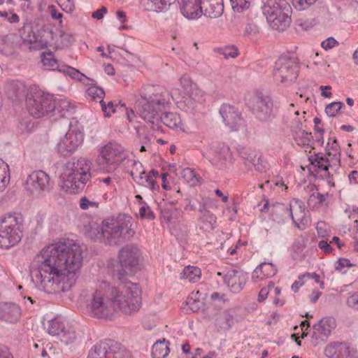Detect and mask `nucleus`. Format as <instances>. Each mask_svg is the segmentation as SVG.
<instances>
[{"mask_svg": "<svg viewBox=\"0 0 358 358\" xmlns=\"http://www.w3.org/2000/svg\"><path fill=\"white\" fill-rule=\"evenodd\" d=\"M294 139L299 145L310 148L313 141L312 134L303 129L294 130Z\"/></svg>", "mask_w": 358, "mask_h": 358, "instance_id": "obj_34", "label": "nucleus"}, {"mask_svg": "<svg viewBox=\"0 0 358 358\" xmlns=\"http://www.w3.org/2000/svg\"><path fill=\"white\" fill-rule=\"evenodd\" d=\"M65 327L64 322L60 317H55L48 322L47 329L49 334L59 336Z\"/></svg>", "mask_w": 358, "mask_h": 358, "instance_id": "obj_38", "label": "nucleus"}, {"mask_svg": "<svg viewBox=\"0 0 358 358\" xmlns=\"http://www.w3.org/2000/svg\"><path fill=\"white\" fill-rule=\"evenodd\" d=\"M203 14L210 18H217L223 13V0H204L202 2Z\"/></svg>", "mask_w": 358, "mask_h": 358, "instance_id": "obj_25", "label": "nucleus"}, {"mask_svg": "<svg viewBox=\"0 0 358 358\" xmlns=\"http://www.w3.org/2000/svg\"><path fill=\"white\" fill-rule=\"evenodd\" d=\"M40 289L48 294L71 290L83 264V249L73 244L57 243L44 248L36 257Z\"/></svg>", "mask_w": 358, "mask_h": 358, "instance_id": "obj_1", "label": "nucleus"}, {"mask_svg": "<svg viewBox=\"0 0 358 358\" xmlns=\"http://www.w3.org/2000/svg\"><path fill=\"white\" fill-rule=\"evenodd\" d=\"M169 92L159 85H147L140 92V98L135 103L136 113L154 129H159V113L168 103Z\"/></svg>", "mask_w": 358, "mask_h": 358, "instance_id": "obj_2", "label": "nucleus"}, {"mask_svg": "<svg viewBox=\"0 0 358 358\" xmlns=\"http://www.w3.org/2000/svg\"><path fill=\"white\" fill-rule=\"evenodd\" d=\"M84 134L76 124H69V129L65 136L57 144L58 152L63 156H69L73 153L83 142Z\"/></svg>", "mask_w": 358, "mask_h": 358, "instance_id": "obj_14", "label": "nucleus"}, {"mask_svg": "<svg viewBox=\"0 0 358 358\" xmlns=\"http://www.w3.org/2000/svg\"><path fill=\"white\" fill-rule=\"evenodd\" d=\"M50 177L43 171L30 173L25 181L24 187L31 195L39 196L49 190Z\"/></svg>", "mask_w": 358, "mask_h": 358, "instance_id": "obj_15", "label": "nucleus"}, {"mask_svg": "<svg viewBox=\"0 0 358 358\" xmlns=\"http://www.w3.org/2000/svg\"><path fill=\"white\" fill-rule=\"evenodd\" d=\"M199 220L203 222L208 229H213L216 223V216L208 209L200 214Z\"/></svg>", "mask_w": 358, "mask_h": 358, "instance_id": "obj_44", "label": "nucleus"}, {"mask_svg": "<svg viewBox=\"0 0 358 358\" xmlns=\"http://www.w3.org/2000/svg\"><path fill=\"white\" fill-rule=\"evenodd\" d=\"M143 184L141 185H144L150 189L155 190L159 187L157 185L156 181L154 178H152V176L145 174L143 175V180L141 181Z\"/></svg>", "mask_w": 358, "mask_h": 358, "instance_id": "obj_56", "label": "nucleus"}, {"mask_svg": "<svg viewBox=\"0 0 358 358\" xmlns=\"http://www.w3.org/2000/svg\"><path fill=\"white\" fill-rule=\"evenodd\" d=\"M59 3L63 10L70 13L74 8V1L73 0H59Z\"/></svg>", "mask_w": 358, "mask_h": 358, "instance_id": "obj_63", "label": "nucleus"}, {"mask_svg": "<svg viewBox=\"0 0 358 358\" xmlns=\"http://www.w3.org/2000/svg\"><path fill=\"white\" fill-rule=\"evenodd\" d=\"M273 209L285 211L292 220L294 225L300 230H304L310 224V220L307 215L308 212L306 210L305 204L298 199H292L289 207L283 204H278L273 206Z\"/></svg>", "mask_w": 358, "mask_h": 358, "instance_id": "obj_13", "label": "nucleus"}, {"mask_svg": "<svg viewBox=\"0 0 358 358\" xmlns=\"http://www.w3.org/2000/svg\"><path fill=\"white\" fill-rule=\"evenodd\" d=\"M57 70L58 71L69 76L71 78L78 80L80 82H83L85 84H89V83L87 81L91 80L90 78H89L85 75L80 72L78 69L73 68L70 66L64 64L58 65Z\"/></svg>", "mask_w": 358, "mask_h": 358, "instance_id": "obj_29", "label": "nucleus"}, {"mask_svg": "<svg viewBox=\"0 0 358 358\" xmlns=\"http://www.w3.org/2000/svg\"><path fill=\"white\" fill-rule=\"evenodd\" d=\"M24 219L20 213H8L0 222V248L16 245L23 236Z\"/></svg>", "mask_w": 358, "mask_h": 358, "instance_id": "obj_7", "label": "nucleus"}, {"mask_svg": "<svg viewBox=\"0 0 358 358\" xmlns=\"http://www.w3.org/2000/svg\"><path fill=\"white\" fill-rule=\"evenodd\" d=\"M109 286L101 282L92 293L87 305L90 313L98 318H110L114 312L112 300L110 299Z\"/></svg>", "mask_w": 358, "mask_h": 358, "instance_id": "obj_9", "label": "nucleus"}, {"mask_svg": "<svg viewBox=\"0 0 358 358\" xmlns=\"http://www.w3.org/2000/svg\"><path fill=\"white\" fill-rule=\"evenodd\" d=\"M309 276V272H306L302 275H299L298 280H296L292 285V289L294 292H296L304 284V280L307 279Z\"/></svg>", "mask_w": 358, "mask_h": 358, "instance_id": "obj_61", "label": "nucleus"}, {"mask_svg": "<svg viewBox=\"0 0 358 358\" xmlns=\"http://www.w3.org/2000/svg\"><path fill=\"white\" fill-rule=\"evenodd\" d=\"M91 178L90 162L84 158L73 157L64 166L59 187L68 194H78Z\"/></svg>", "mask_w": 358, "mask_h": 358, "instance_id": "obj_3", "label": "nucleus"}, {"mask_svg": "<svg viewBox=\"0 0 358 358\" xmlns=\"http://www.w3.org/2000/svg\"><path fill=\"white\" fill-rule=\"evenodd\" d=\"M139 256V249L135 245H127L120 250L118 258L123 274L130 275L134 272L138 266Z\"/></svg>", "mask_w": 358, "mask_h": 358, "instance_id": "obj_16", "label": "nucleus"}, {"mask_svg": "<svg viewBox=\"0 0 358 358\" xmlns=\"http://www.w3.org/2000/svg\"><path fill=\"white\" fill-rule=\"evenodd\" d=\"M114 312L131 315L137 312L141 305V290L136 283L127 282L109 288Z\"/></svg>", "mask_w": 358, "mask_h": 358, "instance_id": "obj_5", "label": "nucleus"}, {"mask_svg": "<svg viewBox=\"0 0 358 358\" xmlns=\"http://www.w3.org/2000/svg\"><path fill=\"white\" fill-rule=\"evenodd\" d=\"M145 172L143 170V164L138 161H134L132 170L130 171V175L133 180L138 184H143V175Z\"/></svg>", "mask_w": 358, "mask_h": 358, "instance_id": "obj_42", "label": "nucleus"}, {"mask_svg": "<svg viewBox=\"0 0 358 358\" xmlns=\"http://www.w3.org/2000/svg\"><path fill=\"white\" fill-rule=\"evenodd\" d=\"M324 352L330 358H348L350 355L349 347L343 343H335L328 345Z\"/></svg>", "mask_w": 358, "mask_h": 358, "instance_id": "obj_26", "label": "nucleus"}, {"mask_svg": "<svg viewBox=\"0 0 358 358\" xmlns=\"http://www.w3.org/2000/svg\"><path fill=\"white\" fill-rule=\"evenodd\" d=\"M59 338L61 342L66 345H69L76 341L78 339V334L71 326H67L65 327L61 332V335Z\"/></svg>", "mask_w": 358, "mask_h": 358, "instance_id": "obj_40", "label": "nucleus"}, {"mask_svg": "<svg viewBox=\"0 0 358 358\" xmlns=\"http://www.w3.org/2000/svg\"><path fill=\"white\" fill-rule=\"evenodd\" d=\"M355 264L350 263V259L346 258H340L335 264V269L338 271L345 273V268L355 266Z\"/></svg>", "mask_w": 358, "mask_h": 358, "instance_id": "obj_53", "label": "nucleus"}, {"mask_svg": "<svg viewBox=\"0 0 358 358\" xmlns=\"http://www.w3.org/2000/svg\"><path fill=\"white\" fill-rule=\"evenodd\" d=\"M105 93L102 88L97 86H91L86 91V96L94 101L103 102Z\"/></svg>", "mask_w": 358, "mask_h": 358, "instance_id": "obj_41", "label": "nucleus"}, {"mask_svg": "<svg viewBox=\"0 0 358 358\" xmlns=\"http://www.w3.org/2000/svg\"><path fill=\"white\" fill-rule=\"evenodd\" d=\"M21 314L20 308L13 303H0V320L9 323L17 322Z\"/></svg>", "mask_w": 358, "mask_h": 358, "instance_id": "obj_23", "label": "nucleus"}, {"mask_svg": "<svg viewBox=\"0 0 358 358\" xmlns=\"http://www.w3.org/2000/svg\"><path fill=\"white\" fill-rule=\"evenodd\" d=\"M21 38L23 42L29 45H32L34 49H43L48 46V41L38 38L34 32L32 27L29 23H24L23 27L19 31Z\"/></svg>", "mask_w": 358, "mask_h": 358, "instance_id": "obj_20", "label": "nucleus"}, {"mask_svg": "<svg viewBox=\"0 0 358 358\" xmlns=\"http://www.w3.org/2000/svg\"><path fill=\"white\" fill-rule=\"evenodd\" d=\"M127 157L128 153L121 145L110 143L101 148L96 163L99 170L113 172Z\"/></svg>", "mask_w": 358, "mask_h": 358, "instance_id": "obj_10", "label": "nucleus"}, {"mask_svg": "<svg viewBox=\"0 0 358 358\" xmlns=\"http://www.w3.org/2000/svg\"><path fill=\"white\" fill-rule=\"evenodd\" d=\"M343 106L341 101L332 102L326 106L325 113L329 117H335Z\"/></svg>", "mask_w": 358, "mask_h": 358, "instance_id": "obj_49", "label": "nucleus"}, {"mask_svg": "<svg viewBox=\"0 0 358 358\" xmlns=\"http://www.w3.org/2000/svg\"><path fill=\"white\" fill-rule=\"evenodd\" d=\"M184 177L192 185H195L198 182L195 172L191 169H186L184 170Z\"/></svg>", "mask_w": 358, "mask_h": 358, "instance_id": "obj_62", "label": "nucleus"}, {"mask_svg": "<svg viewBox=\"0 0 358 358\" xmlns=\"http://www.w3.org/2000/svg\"><path fill=\"white\" fill-rule=\"evenodd\" d=\"M6 92L12 100H18L23 98L27 92L26 87L22 83L10 82L6 86Z\"/></svg>", "mask_w": 358, "mask_h": 358, "instance_id": "obj_28", "label": "nucleus"}, {"mask_svg": "<svg viewBox=\"0 0 358 358\" xmlns=\"http://www.w3.org/2000/svg\"><path fill=\"white\" fill-rule=\"evenodd\" d=\"M163 122L166 127L171 129H176L185 131L184 126L182 123L180 117L175 113H166L160 116V122Z\"/></svg>", "mask_w": 358, "mask_h": 358, "instance_id": "obj_27", "label": "nucleus"}, {"mask_svg": "<svg viewBox=\"0 0 358 358\" xmlns=\"http://www.w3.org/2000/svg\"><path fill=\"white\" fill-rule=\"evenodd\" d=\"M187 304L193 312H196L200 308L201 302L200 299L194 298V294H191L187 298Z\"/></svg>", "mask_w": 358, "mask_h": 358, "instance_id": "obj_57", "label": "nucleus"}, {"mask_svg": "<svg viewBox=\"0 0 358 358\" xmlns=\"http://www.w3.org/2000/svg\"><path fill=\"white\" fill-rule=\"evenodd\" d=\"M201 0H178L182 15L188 20H196L203 14Z\"/></svg>", "mask_w": 358, "mask_h": 358, "instance_id": "obj_21", "label": "nucleus"}, {"mask_svg": "<svg viewBox=\"0 0 358 358\" xmlns=\"http://www.w3.org/2000/svg\"><path fill=\"white\" fill-rule=\"evenodd\" d=\"M176 0H147V8L156 13H164Z\"/></svg>", "mask_w": 358, "mask_h": 358, "instance_id": "obj_30", "label": "nucleus"}, {"mask_svg": "<svg viewBox=\"0 0 358 358\" xmlns=\"http://www.w3.org/2000/svg\"><path fill=\"white\" fill-rule=\"evenodd\" d=\"M241 157L244 160L245 164L248 166L255 164L257 159L259 158L257 157L255 152L252 150H246L242 152Z\"/></svg>", "mask_w": 358, "mask_h": 358, "instance_id": "obj_51", "label": "nucleus"}, {"mask_svg": "<svg viewBox=\"0 0 358 358\" xmlns=\"http://www.w3.org/2000/svg\"><path fill=\"white\" fill-rule=\"evenodd\" d=\"M326 153L327 156L331 157L330 159L332 162L340 164L341 151L338 143L336 139L333 140L331 143L328 142Z\"/></svg>", "mask_w": 358, "mask_h": 358, "instance_id": "obj_39", "label": "nucleus"}, {"mask_svg": "<svg viewBox=\"0 0 358 358\" xmlns=\"http://www.w3.org/2000/svg\"><path fill=\"white\" fill-rule=\"evenodd\" d=\"M327 197L328 194L313 193L308 199V204L310 208H318L319 206L326 205L325 201Z\"/></svg>", "mask_w": 358, "mask_h": 358, "instance_id": "obj_43", "label": "nucleus"}, {"mask_svg": "<svg viewBox=\"0 0 358 358\" xmlns=\"http://www.w3.org/2000/svg\"><path fill=\"white\" fill-rule=\"evenodd\" d=\"M201 275V271L199 267L187 266L184 268L182 272L180 273V278L194 283L200 280Z\"/></svg>", "mask_w": 358, "mask_h": 358, "instance_id": "obj_32", "label": "nucleus"}, {"mask_svg": "<svg viewBox=\"0 0 358 358\" xmlns=\"http://www.w3.org/2000/svg\"><path fill=\"white\" fill-rule=\"evenodd\" d=\"M347 303L349 306L358 309V291L348 298Z\"/></svg>", "mask_w": 358, "mask_h": 358, "instance_id": "obj_64", "label": "nucleus"}, {"mask_svg": "<svg viewBox=\"0 0 358 358\" xmlns=\"http://www.w3.org/2000/svg\"><path fill=\"white\" fill-rule=\"evenodd\" d=\"M218 51L226 59L229 57L235 58L238 55V50L234 46H227L224 48H220Z\"/></svg>", "mask_w": 358, "mask_h": 358, "instance_id": "obj_54", "label": "nucleus"}, {"mask_svg": "<svg viewBox=\"0 0 358 358\" xmlns=\"http://www.w3.org/2000/svg\"><path fill=\"white\" fill-rule=\"evenodd\" d=\"M80 207L83 210H87L90 208H97L99 203L96 201H90L86 196H84L80 200Z\"/></svg>", "mask_w": 358, "mask_h": 358, "instance_id": "obj_60", "label": "nucleus"}, {"mask_svg": "<svg viewBox=\"0 0 358 358\" xmlns=\"http://www.w3.org/2000/svg\"><path fill=\"white\" fill-rule=\"evenodd\" d=\"M247 279V273L238 269L229 270L224 276V282L234 293L239 292L243 288Z\"/></svg>", "mask_w": 358, "mask_h": 358, "instance_id": "obj_19", "label": "nucleus"}, {"mask_svg": "<svg viewBox=\"0 0 358 358\" xmlns=\"http://www.w3.org/2000/svg\"><path fill=\"white\" fill-rule=\"evenodd\" d=\"M131 217L122 214L116 218L105 220L101 226L91 231L97 239H103L109 245H116L132 237L135 231L131 228Z\"/></svg>", "mask_w": 358, "mask_h": 358, "instance_id": "obj_4", "label": "nucleus"}, {"mask_svg": "<svg viewBox=\"0 0 358 358\" xmlns=\"http://www.w3.org/2000/svg\"><path fill=\"white\" fill-rule=\"evenodd\" d=\"M55 103V109L62 116L66 115H73L75 112L76 106L66 99H54Z\"/></svg>", "mask_w": 358, "mask_h": 358, "instance_id": "obj_33", "label": "nucleus"}, {"mask_svg": "<svg viewBox=\"0 0 358 358\" xmlns=\"http://www.w3.org/2000/svg\"><path fill=\"white\" fill-rule=\"evenodd\" d=\"M8 165L0 159V189L5 187L9 180Z\"/></svg>", "mask_w": 358, "mask_h": 358, "instance_id": "obj_45", "label": "nucleus"}, {"mask_svg": "<svg viewBox=\"0 0 358 358\" xmlns=\"http://www.w3.org/2000/svg\"><path fill=\"white\" fill-rule=\"evenodd\" d=\"M203 94L201 90L194 88L192 90V92L183 94L180 103L185 110L192 112L202 103L203 101Z\"/></svg>", "mask_w": 358, "mask_h": 358, "instance_id": "obj_22", "label": "nucleus"}, {"mask_svg": "<svg viewBox=\"0 0 358 358\" xmlns=\"http://www.w3.org/2000/svg\"><path fill=\"white\" fill-rule=\"evenodd\" d=\"M75 39L73 34L70 32L59 31V36L55 42V48L62 49L68 48L73 44Z\"/></svg>", "mask_w": 358, "mask_h": 358, "instance_id": "obj_37", "label": "nucleus"}, {"mask_svg": "<svg viewBox=\"0 0 358 358\" xmlns=\"http://www.w3.org/2000/svg\"><path fill=\"white\" fill-rule=\"evenodd\" d=\"M26 106L31 115L36 118L42 117L55 111L54 97L36 87L31 88L27 94Z\"/></svg>", "mask_w": 358, "mask_h": 358, "instance_id": "obj_8", "label": "nucleus"}, {"mask_svg": "<svg viewBox=\"0 0 358 358\" xmlns=\"http://www.w3.org/2000/svg\"><path fill=\"white\" fill-rule=\"evenodd\" d=\"M169 343L165 339L155 342L152 348L153 358H165L170 351Z\"/></svg>", "mask_w": 358, "mask_h": 358, "instance_id": "obj_35", "label": "nucleus"}, {"mask_svg": "<svg viewBox=\"0 0 358 358\" xmlns=\"http://www.w3.org/2000/svg\"><path fill=\"white\" fill-rule=\"evenodd\" d=\"M336 327V320L331 317H326L313 325L311 334L313 342L319 345L325 342L331 331Z\"/></svg>", "mask_w": 358, "mask_h": 358, "instance_id": "obj_17", "label": "nucleus"}, {"mask_svg": "<svg viewBox=\"0 0 358 358\" xmlns=\"http://www.w3.org/2000/svg\"><path fill=\"white\" fill-rule=\"evenodd\" d=\"M248 106L252 114L260 122H268L275 117L273 102L268 95L256 94L250 99Z\"/></svg>", "mask_w": 358, "mask_h": 358, "instance_id": "obj_12", "label": "nucleus"}, {"mask_svg": "<svg viewBox=\"0 0 358 358\" xmlns=\"http://www.w3.org/2000/svg\"><path fill=\"white\" fill-rule=\"evenodd\" d=\"M259 265L262 271L264 279L271 278L277 273V268L272 263L263 262Z\"/></svg>", "mask_w": 358, "mask_h": 358, "instance_id": "obj_47", "label": "nucleus"}, {"mask_svg": "<svg viewBox=\"0 0 358 358\" xmlns=\"http://www.w3.org/2000/svg\"><path fill=\"white\" fill-rule=\"evenodd\" d=\"M298 72L299 66L295 59L282 55L275 63L273 77L277 83L287 86L296 80Z\"/></svg>", "mask_w": 358, "mask_h": 358, "instance_id": "obj_11", "label": "nucleus"}, {"mask_svg": "<svg viewBox=\"0 0 358 358\" xmlns=\"http://www.w3.org/2000/svg\"><path fill=\"white\" fill-rule=\"evenodd\" d=\"M0 17L6 19L10 24H16L20 21V17L12 12L0 11Z\"/></svg>", "mask_w": 358, "mask_h": 358, "instance_id": "obj_58", "label": "nucleus"}, {"mask_svg": "<svg viewBox=\"0 0 358 358\" xmlns=\"http://www.w3.org/2000/svg\"><path fill=\"white\" fill-rule=\"evenodd\" d=\"M234 322L235 319L233 311L231 310L223 312L216 320L217 325L223 329H229L234 324Z\"/></svg>", "mask_w": 358, "mask_h": 358, "instance_id": "obj_36", "label": "nucleus"}, {"mask_svg": "<svg viewBox=\"0 0 358 358\" xmlns=\"http://www.w3.org/2000/svg\"><path fill=\"white\" fill-rule=\"evenodd\" d=\"M317 0H293V5L296 8L303 10L314 4Z\"/></svg>", "mask_w": 358, "mask_h": 358, "instance_id": "obj_59", "label": "nucleus"}, {"mask_svg": "<svg viewBox=\"0 0 358 358\" xmlns=\"http://www.w3.org/2000/svg\"><path fill=\"white\" fill-rule=\"evenodd\" d=\"M262 10L273 29L282 31L289 26L292 7L286 0H266Z\"/></svg>", "mask_w": 358, "mask_h": 358, "instance_id": "obj_6", "label": "nucleus"}, {"mask_svg": "<svg viewBox=\"0 0 358 358\" xmlns=\"http://www.w3.org/2000/svg\"><path fill=\"white\" fill-rule=\"evenodd\" d=\"M139 215L142 219L146 218L148 220H153L155 218V215L152 210L146 203H143V205L140 208Z\"/></svg>", "mask_w": 358, "mask_h": 358, "instance_id": "obj_55", "label": "nucleus"}, {"mask_svg": "<svg viewBox=\"0 0 358 358\" xmlns=\"http://www.w3.org/2000/svg\"><path fill=\"white\" fill-rule=\"evenodd\" d=\"M220 113L225 125L232 131L237 130L243 125V119L236 108L229 104H222L220 109Z\"/></svg>", "mask_w": 358, "mask_h": 358, "instance_id": "obj_18", "label": "nucleus"}, {"mask_svg": "<svg viewBox=\"0 0 358 358\" xmlns=\"http://www.w3.org/2000/svg\"><path fill=\"white\" fill-rule=\"evenodd\" d=\"M232 9L235 12L241 13L250 8L252 0H229Z\"/></svg>", "mask_w": 358, "mask_h": 358, "instance_id": "obj_46", "label": "nucleus"}, {"mask_svg": "<svg viewBox=\"0 0 358 358\" xmlns=\"http://www.w3.org/2000/svg\"><path fill=\"white\" fill-rule=\"evenodd\" d=\"M180 85L183 90V94L192 92L194 88H198L196 84L192 83L189 76H182L180 79Z\"/></svg>", "mask_w": 358, "mask_h": 358, "instance_id": "obj_48", "label": "nucleus"}, {"mask_svg": "<svg viewBox=\"0 0 358 358\" xmlns=\"http://www.w3.org/2000/svg\"><path fill=\"white\" fill-rule=\"evenodd\" d=\"M117 348L113 341H101L90 350L87 358H108L109 352L116 350Z\"/></svg>", "mask_w": 358, "mask_h": 358, "instance_id": "obj_24", "label": "nucleus"}, {"mask_svg": "<svg viewBox=\"0 0 358 358\" xmlns=\"http://www.w3.org/2000/svg\"><path fill=\"white\" fill-rule=\"evenodd\" d=\"M331 163H333L331 159H328L323 156H321L318 161L314 160L312 162L313 165L317 167L319 171H327L329 167L331 166Z\"/></svg>", "mask_w": 358, "mask_h": 358, "instance_id": "obj_52", "label": "nucleus"}, {"mask_svg": "<svg viewBox=\"0 0 358 358\" xmlns=\"http://www.w3.org/2000/svg\"><path fill=\"white\" fill-rule=\"evenodd\" d=\"M213 202V200L208 197L199 196L192 201H189L185 210H197L200 214L207 210V206Z\"/></svg>", "mask_w": 358, "mask_h": 358, "instance_id": "obj_31", "label": "nucleus"}, {"mask_svg": "<svg viewBox=\"0 0 358 358\" xmlns=\"http://www.w3.org/2000/svg\"><path fill=\"white\" fill-rule=\"evenodd\" d=\"M41 62L43 63V65L44 66L48 67V68H53L56 66L57 69V59L54 57V55L51 53H42L41 54Z\"/></svg>", "mask_w": 358, "mask_h": 358, "instance_id": "obj_50", "label": "nucleus"}]
</instances>
